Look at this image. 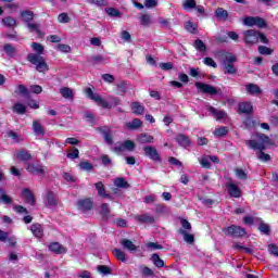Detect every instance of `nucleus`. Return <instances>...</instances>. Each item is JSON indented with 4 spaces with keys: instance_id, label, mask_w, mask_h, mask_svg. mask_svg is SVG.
<instances>
[{
    "instance_id": "1",
    "label": "nucleus",
    "mask_w": 278,
    "mask_h": 278,
    "mask_svg": "<svg viewBox=\"0 0 278 278\" xmlns=\"http://www.w3.org/2000/svg\"><path fill=\"white\" fill-rule=\"evenodd\" d=\"M31 48L34 49V51H36V53H28L27 62L35 66V71H37V73H40L41 75H47L49 71V64H47L45 56H42V53H45V46L38 42H33Z\"/></svg>"
},
{
    "instance_id": "2",
    "label": "nucleus",
    "mask_w": 278,
    "mask_h": 278,
    "mask_svg": "<svg viewBox=\"0 0 278 278\" xmlns=\"http://www.w3.org/2000/svg\"><path fill=\"white\" fill-rule=\"evenodd\" d=\"M255 136L261 142L255 141V139H250L245 141V146L248 147V149L264 153V151H266V144L271 146L273 141H270V137H268L266 134L256 132Z\"/></svg>"
},
{
    "instance_id": "3",
    "label": "nucleus",
    "mask_w": 278,
    "mask_h": 278,
    "mask_svg": "<svg viewBox=\"0 0 278 278\" xmlns=\"http://www.w3.org/2000/svg\"><path fill=\"white\" fill-rule=\"evenodd\" d=\"M238 62V56L231 52H226L222 59V64L224 66L225 75H237L238 68L233 65Z\"/></svg>"
},
{
    "instance_id": "4",
    "label": "nucleus",
    "mask_w": 278,
    "mask_h": 278,
    "mask_svg": "<svg viewBox=\"0 0 278 278\" xmlns=\"http://www.w3.org/2000/svg\"><path fill=\"white\" fill-rule=\"evenodd\" d=\"M225 236L230 238H244L247 236V228L238 226V225H230L228 227H224L222 229Z\"/></svg>"
},
{
    "instance_id": "5",
    "label": "nucleus",
    "mask_w": 278,
    "mask_h": 278,
    "mask_svg": "<svg viewBox=\"0 0 278 278\" xmlns=\"http://www.w3.org/2000/svg\"><path fill=\"white\" fill-rule=\"evenodd\" d=\"M26 170L30 173V175H38L39 177H45V175L49 173V168L40 163H28Z\"/></svg>"
},
{
    "instance_id": "6",
    "label": "nucleus",
    "mask_w": 278,
    "mask_h": 278,
    "mask_svg": "<svg viewBox=\"0 0 278 278\" xmlns=\"http://www.w3.org/2000/svg\"><path fill=\"white\" fill-rule=\"evenodd\" d=\"M195 88L198 92H201L202 94H210L211 97H216V94L220 92V89L201 81L195 83Z\"/></svg>"
},
{
    "instance_id": "7",
    "label": "nucleus",
    "mask_w": 278,
    "mask_h": 278,
    "mask_svg": "<svg viewBox=\"0 0 278 278\" xmlns=\"http://www.w3.org/2000/svg\"><path fill=\"white\" fill-rule=\"evenodd\" d=\"M143 155L146 157H149L152 162L160 163L162 162V155H160V152L157 151L156 147L153 146H144L143 147Z\"/></svg>"
},
{
    "instance_id": "8",
    "label": "nucleus",
    "mask_w": 278,
    "mask_h": 278,
    "mask_svg": "<svg viewBox=\"0 0 278 278\" xmlns=\"http://www.w3.org/2000/svg\"><path fill=\"white\" fill-rule=\"evenodd\" d=\"M257 29H248L243 31V42L248 47H253L254 45H257Z\"/></svg>"
},
{
    "instance_id": "9",
    "label": "nucleus",
    "mask_w": 278,
    "mask_h": 278,
    "mask_svg": "<svg viewBox=\"0 0 278 278\" xmlns=\"http://www.w3.org/2000/svg\"><path fill=\"white\" fill-rule=\"evenodd\" d=\"M76 207L83 212V214H86V212L94 210V202L90 198L80 199L76 202Z\"/></svg>"
},
{
    "instance_id": "10",
    "label": "nucleus",
    "mask_w": 278,
    "mask_h": 278,
    "mask_svg": "<svg viewBox=\"0 0 278 278\" xmlns=\"http://www.w3.org/2000/svg\"><path fill=\"white\" fill-rule=\"evenodd\" d=\"M97 131H100L104 138V142L109 144V147H112L114 144V136L112 135V129L108 126L98 127Z\"/></svg>"
},
{
    "instance_id": "11",
    "label": "nucleus",
    "mask_w": 278,
    "mask_h": 278,
    "mask_svg": "<svg viewBox=\"0 0 278 278\" xmlns=\"http://www.w3.org/2000/svg\"><path fill=\"white\" fill-rule=\"evenodd\" d=\"M226 188L228 190L229 197H231L232 199H240V197H242V190L240 189V187H238V185L229 182L226 185Z\"/></svg>"
},
{
    "instance_id": "12",
    "label": "nucleus",
    "mask_w": 278,
    "mask_h": 278,
    "mask_svg": "<svg viewBox=\"0 0 278 278\" xmlns=\"http://www.w3.org/2000/svg\"><path fill=\"white\" fill-rule=\"evenodd\" d=\"M46 201L48 203V207H58V205H60L58 195L51 190L46 192Z\"/></svg>"
},
{
    "instance_id": "13",
    "label": "nucleus",
    "mask_w": 278,
    "mask_h": 278,
    "mask_svg": "<svg viewBox=\"0 0 278 278\" xmlns=\"http://www.w3.org/2000/svg\"><path fill=\"white\" fill-rule=\"evenodd\" d=\"M85 94L86 97H88V99H91V101H94L96 103H98V105H100V103L103 105L105 102H103V98L99 94V93H94V91H92V88L87 87L85 89Z\"/></svg>"
},
{
    "instance_id": "14",
    "label": "nucleus",
    "mask_w": 278,
    "mask_h": 278,
    "mask_svg": "<svg viewBox=\"0 0 278 278\" xmlns=\"http://www.w3.org/2000/svg\"><path fill=\"white\" fill-rule=\"evenodd\" d=\"M136 140L139 144H153L155 142V138L147 132L139 134Z\"/></svg>"
},
{
    "instance_id": "15",
    "label": "nucleus",
    "mask_w": 278,
    "mask_h": 278,
    "mask_svg": "<svg viewBox=\"0 0 278 278\" xmlns=\"http://www.w3.org/2000/svg\"><path fill=\"white\" fill-rule=\"evenodd\" d=\"M238 114H253V103L252 102H240L238 104Z\"/></svg>"
},
{
    "instance_id": "16",
    "label": "nucleus",
    "mask_w": 278,
    "mask_h": 278,
    "mask_svg": "<svg viewBox=\"0 0 278 278\" xmlns=\"http://www.w3.org/2000/svg\"><path fill=\"white\" fill-rule=\"evenodd\" d=\"M119 244L125 249L126 251H129V253H136L138 251V247L134 244V241L123 238L119 241Z\"/></svg>"
},
{
    "instance_id": "17",
    "label": "nucleus",
    "mask_w": 278,
    "mask_h": 278,
    "mask_svg": "<svg viewBox=\"0 0 278 278\" xmlns=\"http://www.w3.org/2000/svg\"><path fill=\"white\" fill-rule=\"evenodd\" d=\"M49 251L55 253L56 255H64L66 253V248H64L60 242H52L48 245Z\"/></svg>"
},
{
    "instance_id": "18",
    "label": "nucleus",
    "mask_w": 278,
    "mask_h": 278,
    "mask_svg": "<svg viewBox=\"0 0 278 278\" xmlns=\"http://www.w3.org/2000/svg\"><path fill=\"white\" fill-rule=\"evenodd\" d=\"M111 102H108L105 99H103V104L100 103V108H103L104 110H112V108H116V105L121 104V99L115 97H110Z\"/></svg>"
},
{
    "instance_id": "19",
    "label": "nucleus",
    "mask_w": 278,
    "mask_h": 278,
    "mask_svg": "<svg viewBox=\"0 0 278 278\" xmlns=\"http://www.w3.org/2000/svg\"><path fill=\"white\" fill-rule=\"evenodd\" d=\"M176 142L179 144V147L187 149V147H190V137L186 134H178L176 136Z\"/></svg>"
},
{
    "instance_id": "20",
    "label": "nucleus",
    "mask_w": 278,
    "mask_h": 278,
    "mask_svg": "<svg viewBox=\"0 0 278 278\" xmlns=\"http://www.w3.org/2000/svg\"><path fill=\"white\" fill-rule=\"evenodd\" d=\"M207 110L217 121H225L227 118V113L223 110H217L214 106H208Z\"/></svg>"
},
{
    "instance_id": "21",
    "label": "nucleus",
    "mask_w": 278,
    "mask_h": 278,
    "mask_svg": "<svg viewBox=\"0 0 278 278\" xmlns=\"http://www.w3.org/2000/svg\"><path fill=\"white\" fill-rule=\"evenodd\" d=\"M23 197L28 205H36V197L34 195V192H31V189L25 188L23 190Z\"/></svg>"
},
{
    "instance_id": "22",
    "label": "nucleus",
    "mask_w": 278,
    "mask_h": 278,
    "mask_svg": "<svg viewBox=\"0 0 278 278\" xmlns=\"http://www.w3.org/2000/svg\"><path fill=\"white\" fill-rule=\"evenodd\" d=\"M112 214V210L110 208V204L102 203L100 205V216L102 220H108L110 218V215Z\"/></svg>"
},
{
    "instance_id": "23",
    "label": "nucleus",
    "mask_w": 278,
    "mask_h": 278,
    "mask_svg": "<svg viewBox=\"0 0 278 278\" xmlns=\"http://www.w3.org/2000/svg\"><path fill=\"white\" fill-rule=\"evenodd\" d=\"M31 129L35 136H45V127L40 124V121L35 119L33 121Z\"/></svg>"
},
{
    "instance_id": "24",
    "label": "nucleus",
    "mask_w": 278,
    "mask_h": 278,
    "mask_svg": "<svg viewBox=\"0 0 278 278\" xmlns=\"http://www.w3.org/2000/svg\"><path fill=\"white\" fill-rule=\"evenodd\" d=\"M30 231L35 238H42V236H45V229L40 224H33L30 226Z\"/></svg>"
},
{
    "instance_id": "25",
    "label": "nucleus",
    "mask_w": 278,
    "mask_h": 278,
    "mask_svg": "<svg viewBox=\"0 0 278 278\" xmlns=\"http://www.w3.org/2000/svg\"><path fill=\"white\" fill-rule=\"evenodd\" d=\"M16 159L21 162H29V160H33L34 156L27 150H20L16 152Z\"/></svg>"
},
{
    "instance_id": "26",
    "label": "nucleus",
    "mask_w": 278,
    "mask_h": 278,
    "mask_svg": "<svg viewBox=\"0 0 278 278\" xmlns=\"http://www.w3.org/2000/svg\"><path fill=\"white\" fill-rule=\"evenodd\" d=\"M130 108L132 114H136V116H142L144 114V105L140 102H132Z\"/></svg>"
},
{
    "instance_id": "27",
    "label": "nucleus",
    "mask_w": 278,
    "mask_h": 278,
    "mask_svg": "<svg viewBox=\"0 0 278 278\" xmlns=\"http://www.w3.org/2000/svg\"><path fill=\"white\" fill-rule=\"evenodd\" d=\"M215 16L218 21H227V18H229V12L227 10H225L224 8H217L215 10Z\"/></svg>"
},
{
    "instance_id": "28",
    "label": "nucleus",
    "mask_w": 278,
    "mask_h": 278,
    "mask_svg": "<svg viewBox=\"0 0 278 278\" xmlns=\"http://www.w3.org/2000/svg\"><path fill=\"white\" fill-rule=\"evenodd\" d=\"M245 88L249 94H251L252 97H255V94H262V88H260V86H257L256 84H248Z\"/></svg>"
},
{
    "instance_id": "29",
    "label": "nucleus",
    "mask_w": 278,
    "mask_h": 278,
    "mask_svg": "<svg viewBox=\"0 0 278 278\" xmlns=\"http://www.w3.org/2000/svg\"><path fill=\"white\" fill-rule=\"evenodd\" d=\"M20 16L22 18V21H24V23H31V21H34V13L30 10H24L20 12Z\"/></svg>"
},
{
    "instance_id": "30",
    "label": "nucleus",
    "mask_w": 278,
    "mask_h": 278,
    "mask_svg": "<svg viewBox=\"0 0 278 278\" xmlns=\"http://www.w3.org/2000/svg\"><path fill=\"white\" fill-rule=\"evenodd\" d=\"M114 186H116V188H122L123 190H129L130 185L129 182H127V180L123 177H118L114 180Z\"/></svg>"
},
{
    "instance_id": "31",
    "label": "nucleus",
    "mask_w": 278,
    "mask_h": 278,
    "mask_svg": "<svg viewBox=\"0 0 278 278\" xmlns=\"http://www.w3.org/2000/svg\"><path fill=\"white\" fill-rule=\"evenodd\" d=\"M235 175L237 179H240V181H247V179H249V172L240 167L235 169Z\"/></svg>"
},
{
    "instance_id": "32",
    "label": "nucleus",
    "mask_w": 278,
    "mask_h": 278,
    "mask_svg": "<svg viewBox=\"0 0 278 278\" xmlns=\"http://www.w3.org/2000/svg\"><path fill=\"white\" fill-rule=\"evenodd\" d=\"M137 220L142 224L153 225L155 223V217L148 214H143V215H139L137 217Z\"/></svg>"
},
{
    "instance_id": "33",
    "label": "nucleus",
    "mask_w": 278,
    "mask_h": 278,
    "mask_svg": "<svg viewBox=\"0 0 278 278\" xmlns=\"http://www.w3.org/2000/svg\"><path fill=\"white\" fill-rule=\"evenodd\" d=\"M151 261L154 264V266H156V268H164V266H166V264L164 263V260H162L160 257V254L157 253L152 254Z\"/></svg>"
},
{
    "instance_id": "34",
    "label": "nucleus",
    "mask_w": 278,
    "mask_h": 278,
    "mask_svg": "<svg viewBox=\"0 0 278 278\" xmlns=\"http://www.w3.org/2000/svg\"><path fill=\"white\" fill-rule=\"evenodd\" d=\"M12 112H14L15 114H26L27 112V106H25V104L21 103V102H16L13 108H12Z\"/></svg>"
},
{
    "instance_id": "35",
    "label": "nucleus",
    "mask_w": 278,
    "mask_h": 278,
    "mask_svg": "<svg viewBox=\"0 0 278 278\" xmlns=\"http://www.w3.org/2000/svg\"><path fill=\"white\" fill-rule=\"evenodd\" d=\"M113 254H114L115 258L118 260V262H123V264H125L127 262V254H125V252H123V250L115 248L113 250Z\"/></svg>"
},
{
    "instance_id": "36",
    "label": "nucleus",
    "mask_w": 278,
    "mask_h": 278,
    "mask_svg": "<svg viewBox=\"0 0 278 278\" xmlns=\"http://www.w3.org/2000/svg\"><path fill=\"white\" fill-rule=\"evenodd\" d=\"M258 231H261V233H265V236H270V225L264 223V219L262 218H258Z\"/></svg>"
},
{
    "instance_id": "37",
    "label": "nucleus",
    "mask_w": 278,
    "mask_h": 278,
    "mask_svg": "<svg viewBox=\"0 0 278 278\" xmlns=\"http://www.w3.org/2000/svg\"><path fill=\"white\" fill-rule=\"evenodd\" d=\"M79 168L85 170V173H90L91 170H94V165L90 163V161H80Z\"/></svg>"
},
{
    "instance_id": "38",
    "label": "nucleus",
    "mask_w": 278,
    "mask_h": 278,
    "mask_svg": "<svg viewBox=\"0 0 278 278\" xmlns=\"http://www.w3.org/2000/svg\"><path fill=\"white\" fill-rule=\"evenodd\" d=\"M3 51L9 58H14L16 55V48L12 43H7L3 46Z\"/></svg>"
},
{
    "instance_id": "39",
    "label": "nucleus",
    "mask_w": 278,
    "mask_h": 278,
    "mask_svg": "<svg viewBox=\"0 0 278 278\" xmlns=\"http://www.w3.org/2000/svg\"><path fill=\"white\" fill-rule=\"evenodd\" d=\"M254 26L258 29H266V27H268V23L263 17L255 16Z\"/></svg>"
},
{
    "instance_id": "40",
    "label": "nucleus",
    "mask_w": 278,
    "mask_h": 278,
    "mask_svg": "<svg viewBox=\"0 0 278 278\" xmlns=\"http://www.w3.org/2000/svg\"><path fill=\"white\" fill-rule=\"evenodd\" d=\"M193 47H194V49L200 51V53H205V51H207V46H205V42H203V40H201V39H197L193 42Z\"/></svg>"
},
{
    "instance_id": "41",
    "label": "nucleus",
    "mask_w": 278,
    "mask_h": 278,
    "mask_svg": "<svg viewBox=\"0 0 278 278\" xmlns=\"http://www.w3.org/2000/svg\"><path fill=\"white\" fill-rule=\"evenodd\" d=\"M140 127H142V121H140V118H134L131 122L127 123L128 129H140Z\"/></svg>"
},
{
    "instance_id": "42",
    "label": "nucleus",
    "mask_w": 278,
    "mask_h": 278,
    "mask_svg": "<svg viewBox=\"0 0 278 278\" xmlns=\"http://www.w3.org/2000/svg\"><path fill=\"white\" fill-rule=\"evenodd\" d=\"M0 201L1 203H5L7 205L12 204V198L8 194H5V189L0 187Z\"/></svg>"
},
{
    "instance_id": "43",
    "label": "nucleus",
    "mask_w": 278,
    "mask_h": 278,
    "mask_svg": "<svg viewBox=\"0 0 278 278\" xmlns=\"http://www.w3.org/2000/svg\"><path fill=\"white\" fill-rule=\"evenodd\" d=\"M2 25H4V27H16V18L12 16L3 17Z\"/></svg>"
},
{
    "instance_id": "44",
    "label": "nucleus",
    "mask_w": 278,
    "mask_h": 278,
    "mask_svg": "<svg viewBox=\"0 0 278 278\" xmlns=\"http://www.w3.org/2000/svg\"><path fill=\"white\" fill-rule=\"evenodd\" d=\"M87 3H90V5H97V8H108L110 3L108 0H86Z\"/></svg>"
},
{
    "instance_id": "45",
    "label": "nucleus",
    "mask_w": 278,
    "mask_h": 278,
    "mask_svg": "<svg viewBox=\"0 0 278 278\" xmlns=\"http://www.w3.org/2000/svg\"><path fill=\"white\" fill-rule=\"evenodd\" d=\"M97 270L98 273H100V275H103V276L112 275V267L108 265H98Z\"/></svg>"
},
{
    "instance_id": "46",
    "label": "nucleus",
    "mask_w": 278,
    "mask_h": 278,
    "mask_svg": "<svg viewBox=\"0 0 278 278\" xmlns=\"http://www.w3.org/2000/svg\"><path fill=\"white\" fill-rule=\"evenodd\" d=\"M180 233H182L184 240L185 242H187V244H194V235L189 233L188 231L181 230V229H180Z\"/></svg>"
},
{
    "instance_id": "47",
    "label": "nucleus",
    "mask_w": 278,
    "mask_h": 278,
    "mask_svg": "<svg viewBox=\"0 0 278 278\" xmlns=\"http://www.w3.org/2000/svg\"><path fill=\"white\" fill-rule=\"evenodd\" d=\"M96 190L98 192V197H100L101 199L103 198V195L106 193L105 192V185H103V181H98L94 184Z\"/></svg>"
},
{
    "instance_id": "48",
    "label": "nucleus",
    "mask_w": 278,
    "mask_h": 278,
    "mask_svg": "<svg viewBox=\"0 0 278 278\" xmlns=\"http://www.w3.org/2000/svg\"><path fill=\"white\" fill-rule=\"evenodd\" d=\"M60 92L63 99H73V89L68 87H63L60 89Z\"/></svg>"
},
{
    "instance_id": "49",
    "label": "nucleus",
    "mask_w": 278,
    "mask_h": 278,
    "mask_svg": "<svg viewBox=\"0 0 278 278\" xmlns=\"http://www.w3.org/2000/svg\"><path fill=\"white\" fill-rule=\"evenodd\" d=\"M103 60H105V58H103V55L98 54V55H93L90 59H88L89 64H92L93 66L97 64H101V62H103Z\"/></svg>"
},
{
    "instance_id": "50",
    "label": "nucleus",
    "mask_w": 278,
    "mask_h": 278,
    "mask_svg": "<svg viewBox=\"0 0 278 278\" xmlns=\"http://www.w3.org/2000/svg\"><path fill=\"white\" fill-rule=\"evenodd\" d=\"M123 148L126 150V151H136V142L127 139L123 142Z\"/></svg>"
},
{
    "instance_id": "51",
    "label": "nucleus",
    "mask_w": 278,
    "mask_h": 278,
    "mask_svg": "<svg viewBox=\"0 0 278 278\" xmlns=\"http://www.w3.org/2000/svg\"><path fill=\"white\" fill-rule=\"evenodd\" d=\"M182 8L184 10H194L197 8V0H185Z\"/></svg>"
},
{
    "instance_id": "52",
    "label": "nucleus",
    "mask_w": 278,
    "mask_h": 278,
    "mask_svg": "<svg viewBox=\"0 0 278 278\" xmlns=\"http://www.w3.org/2000/svg\"><path fill=\"white\" fill-rule=\"evenodd\" d=\"M274 50L266 46H258L260 55H273Z\"/></svg>"
},
{
    "instance_id": "53",
    "label": "nucleus",
    "mask_w": 278,
    "mask_h": 278,
    "mask_svg": "<svg viewBox=\"0 0 278 278\" xmlns=\"http://www.w3.org/2000/svg\"><path fill=\"white\" fill-rule=\"evenodd\" d=\"M116 88H117V94H125V92H127V83L121 81L119 84L116 85Z\"/></svg>"
},
{
    "instance_id": "54",
    "label": "nucleus",
    "mask_w": 278,
    "mask_h": 278,
    "mask_svg": "<svg viewBox=\"0 0 278 278\" xmlns=\"http://www.w3.org/2000/svg\"><path fill=\"white\" fill-rule=\"evenodd\" d=\"M227 127L222 126L219 128H216L214 131V135L217 136L218 138H223V136H227Z\"/></svg>"
},
{
    "instance_id": "55",
    "label": "nucleus",
    "mask_w": 278,
    "mask_h": 278,
    "mask_svg": "<svg viewBox=\"0 0 278 278\" xmlns=\"http://www.w3.org/2000/svg\"><path fill=\"white\" fill-rule=\"evenodd\" d=\"M203 62L206 66H211L212 68H218V64L216 63V61H214V59L210 56L204 58Z\"/></svg>"
},
{
    "instance_id": "56",
    "label": "nucleus",
    "mask_w": 278,
    "mask_h": 278,
    "mask_svg": "<svg viewBox=\"0 0 278 278\" xmlns=\"http://www.w3.org/2000/svg\"><path fill=\"white\" fill-rule=\"evenodd\" d=\"M27 27L30 31H36V34H38V36L42 35V30H40V26H38V24H34V23H28Z\"/></svg>"
},
{
    "instance_id": "57",
    "label": "nucleus",
    "mask_w": 278,
    "mask_h": 278,
    "mask_svg": "<svg viewBox=\"0 0 278 278\" xmlns=\"http://www.w3.org/2000/svg\"><path fill=\"white\" fill-rule=\"evenodd\" d=\"M8 138H11L12 140H14V142L18 143L21 142V137H18V134H16V131L14 130H9L7 132Z\"/></svg>"
},
{
    "instance_id": "58",
    "label": "nucleus",
    "mask_w": 278,
    "mask_h": 278,
    "mask_svg": "<svg viewBox=\"0 0 278 278\" xmlns=\"http://www.w3.org/2000/svg\"><path fill=\"white\" fill-rule=\"evenodd\" d=\"M186 29H187V31H189V34H197V31H198L197 25H194V23H192L190 21L187 22Z\"/></svg>"
},
{
    "instance_id": "59",
    "label": "nucleus",
    "mask_w": 278,
    "mask_h": 278,
    "mask_svg": "<svg viewBox=\"0 0 278 278\" xmlns=\"http://www.w3.org/2000/svg\"><path fill=\"white\" fill-rule=\"evenodd\" d=\"M243 23L248 27H255V16H247L243 18Z\"/></svg>"
},
{
    "instance_id": "60",
    "label": "nucleus",
    "mask_w": 278,
    "mask_h": 278,
    "mask_svg": "<svg viewBox=\"0 0 278 278\" xmlns=\"http://www.w3.org/2000/svg\"><path fill=\"white\" fill-rule=\"evenodd\" d=\"M159 67L162 71H173V68H175V65L172 62H166V63H160Z\"/></svg>"
},
{
    "instance_id": "61",
    "label": "nucleus",
    "mask_w": 278,
    "mask_h": 278,
    "mask_svg": "<svg viewBox=\"0 0 278 278\" xmlns=\"http://www.w3.org/2000/svg\"><path fill=\"white\" fill-rule=\"evenodd\" d=\"M260 40L263 45H268V42H270V40H268V37H266V35L264 33L258 30V33H257V42H260Z\"/></svg>"
},
{
    "instance_id": "62",
    "label": "nucleus",
    "mask_w": 278,
    "mask_h": 278,
    "mask_svg": "<svg viewBox=\"0 0 278 278\" xmlns=\"http://www.w3.org/2000/svg\"><path fill=\"white\" fill-rule=\"evenodd\" d=\"M68 160H79V149L74 148L73 152L67 153Z\"/></svg>"
},
{
    "instance_id": "63",
    "label": "nucleus",
    "mask_w": 278,
    "mask_h": 278,
    "mask_svg": "<svg viewBox=\"0 0 278 278\" xmlns=\"http://www.w3.org/2000/svg\"><path fill=\"white\" fill-rule=\"evenodd\" d=\"M268 253H270V255H274L275 257H278V245L275 243L269 244Z\"/></svg>"
},
{
    "instance_id": "64",
    "label": "nucleus",
    "mask_w": 278,
    "mask_h": 278,
    "mask_svg": "<svg viewBox=\"0 0 278 278\" xmlns=\"http://www.w3.org/2000/svg\"><path fill=\"white\" fill-rule=\"evenodd\" d=\"M59 23H71V17L68 16V13H61L58 17Z\"/></svg>"
}]
</instances>
